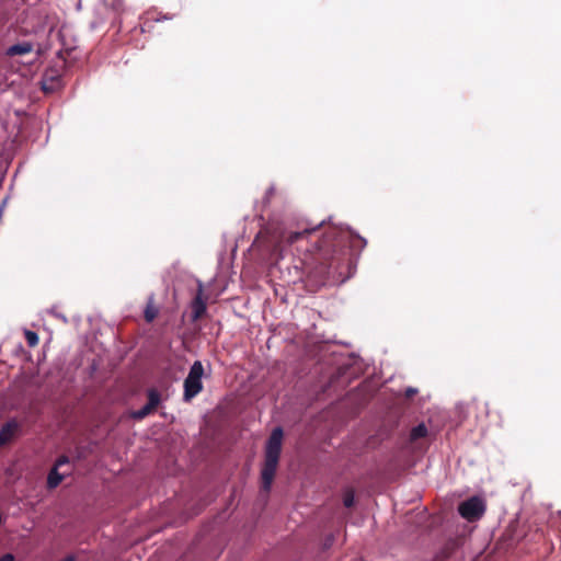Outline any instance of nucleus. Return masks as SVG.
Listing matches in <instances>:
<instances>
[{
	"instance_id": "1",
	"label": "nucleus",
	"mask_w": 561,
	"mask_h": 561,
	"mask_svg": "<svg viewBox=\"0 0 561 561\" xmlns=\"http://www.w3.org/2000/svg\"><path fill=\"white\" fill-rule=\"evenodd\" d=\"M280 243L301 264L306 286L317 291L327 284H342L355 271L353 250L366 240L336 226L317 225L283 234Z\"/></svg>"
},
{
	"instance_id": "2",
	"label": "nucleus",
	"mask_w": 561,
	"mask_h": 561,
	"mask_svg": "<svg viewBox=\"0 0 561 561\" xmlns=\"http://www.w3.org/2000/svg\"><path fill=\"white\" fill-rule=\"evenodd\" d=\"M283 436L282 427H276L272 431L266 442L264 463L261 470L262 489L265 492H270L276 474L282 453Z\"/></svg>"
},
{
	"instance_id": "3",
	"label": "nucleus",
	"mask_w": 561,
	"mask_h": 561,
	"mask_svg": "<svg viewBox=\"0 0 561 561\" xmlns=\"http://www.w3.org/2000/svg\"><path fill=\"white\" fill-rule=\"evenodd\" d=\"M204 375V367L202 362L195 360L190 368L188 375L184 379V401L188 402L195 398L203 390L202 378Z\"/></svg>"
},
{
	"instance_id": "4",
	"label": "nucleus",
	"mask_w": 561,
	"mask_h": 561,
	"mask_svg": "<svg viewBox=\"0 0 561 561\" xmlns=\"http://www.w3.org/2000/svg\"><path fill=\"white\" fill-rule=\"evenodd\" d=\"M458 512L465 519L474 522L483 516L485 512V503L481 497L472 496L459 504Z\"/></svg>"
},
{
	"instance_id": "5",
	"label": "nucleus",
	"mask_w": 561,
	"mask_h": 561,
	"mask_svg": "<svg viewBox=\"0 0 561 561\" xmlns=\"http://www.w3.org/2000/svg\"><path fill=\"white\" fill-rule=\"evenodd\" d=\"M192 309V321L196 322L206 313V302L203 299V288L199 285L197 294L191 304Z\"/></svg>"
},
{
	"instance_id": "6",
	"label": "nucleus",
	"mask_w": 561,
	"mask_h": 561,
	"mask_svg": "<svg viewBox=\"0 0 561 561\" xmlns=\"http://www.w3.org/2000/svg\"><path fill=\"white\" fill-rule=\"evenodd\" d=\"M20 424L15 420L5 422L0 430V446L8 444L19 432Z\"/></svg>"
},
{
	"instance_id": "7",
	"label": "nucleus",
	"mask_w": 561,
	"mask_h": 561,
	"mask_svg": "<svg viewBox=\"0 0 561 561\" xmlns=\"http://www.w3.org/2000/svg\"><path fill=\"white\" fill-rule=\"evenodd\" d=\"M32 50H33V45L28 42H23V43H19V44H14V45L10 46L7 49L5 55L9 57L22 56V55L30 54Z\"/></svg>"
},
{
	"instance_id": "8",
	"label": "nucleus",
	"mask_w": 561,
	"mask_h": 561,
	"mask_svg": "<svg viewBox=\"0 0 561 561\" xmlns=\"http://www.w3.org/2000/svg\"><path fill=\"white\" fill-rule=\"evenodd\" d=\"M159 308L154 304L153 296H150L144 311L146 322L151 323L157 318Z\"/></svg>"
},
{
	"instance_id": "9",
	"label": "nucleus",
	"mask_w": 561,
	"mask_h": 561,
	"mask_svg": "<svg viewBox=\"0 0 561 561\" xmlns=\"http://www.w3.org/2000/svg\"><path fill=\"white\" fill-rule=\"evenodd\" d=\"M64 479V473H59L58 468L53 467L47 477V486L57 488Z\"/></svg>"
},
{
	"instance_id": "10",
	"label": "nucleus",
	"mask_w": 561,
	"mask_h": 561,
	"mask_svg": "<svg viewBox=\"0 0 561 561\" xmlns=\"http://www.w3.org/2000/svg\"><path fill=\"white\" fill-rule=\"evenodd\" d=\"M148 402L147 405L154 412L160 404L161 396L156 389H149L148 390Z\"/></svg>"
},
{
	"instance_id": "11",
	"label": "nucleus",
	"mask_w": 561,
	"mask_h": 561,
	"mask_svg": "<svg viewBox=\"0 0 561 561\" xmlns=\"http://www.w3.org/2000/svg\"><path fill=\"white\" fill-rule=\"evenodd\" d=\"M148 402L147 405L154 412L160 404L161 396L156 389H149L148 390Z\"/></svg>"
},
{
	"instance_id": "12",
	"label": "nucleus",
	"mask_w": 561,
	"mask_h": 561,
	"mask_svg": "<svg viewBox=\"0 0 561 561\" xmlns=\"http://www.w3.org/2000/svg\"><path fill=\"white\" fill-rule=\"evenodd\" d=\"M426 435H427V427L425 426V424L421 423L411 430L410 439H411V442H416L421 438H424Z\"/></svg>"
},
{
	"instance_id": "13",
	"label": "nucleus",
	"mask_w": 561,
	"mask_h": 561,
	"mask_svg": "<svg viewBox=\"0 0 561 561\" xmlns=\"http://www.w3.org/2000/svg\"><path fill=\"white\" fill-rule=\"evenodd\" d=\"M24 336H25L26 343L30 347L37 346V344L39 342L37 333L30 331V330H25Z\"/></svg>"
},
{
	"instance_id": "14",
	"label": "nucleus",
	"mask_w": 561,
	"mask_h": 561,
	"mask_svg": "<svg viewBox=\"0 0 561 561\" xmlns=\"http://www.w3.org/2000/svg\"><path fill=\"white\" fill-rule=\"evenodd\" d=\"M151 413H153L152 410L147 404H145L141 409L134 411L131 413V417L135 420H142Z\"/></svg>"
},
{
	"instance_id": "15",
	"label": "nucleus",
	"mask_w": 561,
	"mask_h": 561,
	"mask_svg": "<svg viewBox=\"0 0 561 561\" xmlns=\"http://www.w3.org/2000/svg\"><path fill=\"white\" fill-rule=\"evenodd\" d=\"M343 504L345 507H352L354 505V492L347 490L343 496Z\"/></svg>"
},
{
	"instance_id": "16",
	"label": "nucleus",
	"mask_w": 561,
	"mask_h": 561,
	"mask_svg": "<svg viewBox=\"0 0 561 561\" xmlns=\"http://www.w3.org/2000/svg\"><path fill=\"white\" fill-rule=\"evenodd\" d=\"M68 463H69V459H68V457H67V456H60V457L57 459V461H56V463H55V466H54V467L59 469L61 466H64V465H68Z\"/></svg>"
},
{
	"instance_id": "17",
	"label": "nucleus",
	"mask_w": 561,
	"mask_h": 561,
	"mask_svg": "<svg viewBox=\"0 0 561 561\" xmlns=\"http://www.w3.org/2000/svg\"><path fill=\"white\" fill-rule=\"evenodd\" d=\"M275 193V188L274 186H271L267 188L266 193H265V197H264V203H270L272 196L274 195Z\"/></svg>"
},
{
	"instance_id": "18",
	"label": "nucleus",
	"mask_w": 561,
	"mask_h": 561,
	"mask_svg": "<svg viewBox=\"0 0 561 561\" xmlns=\"http://www.w3.org/2000/svg\"><path fill=\"white\" fill-rule=\"evenodd\" d=\"M0 561H14V557L11 553H5L0 558Z\"/></svg>"
},
{
	"instance_id": "19",
	"label": "nucleus",
	"mask_w": 561,
	"mask_h": 561,
	"mask_svg": "<svg viewBox=\"0 0 561 561\" xmlns=\"http://www.w3.org/2000/svg\"><path fill=\"white\" fill-rule=\"evenodd\" d=\"M61 561H75L72 557H66L65 559H62Z\"/></svg>"
},
{
	"instance_id": "20",
	"label": "nucleus",
	"mask_w": 561,
	"mask_h": 561,
	"mask_svg": "<svg viewBox=\"0 0 561 561\" xmlns=\"http://www.w3.org/2000/svg\"><path fill=\"white\" fill-rule=\"evenodd\" d=\"M412 393H414V390L409 389V390H408V396H410V394H412Z\"/></svg>"
}]
</instances>
